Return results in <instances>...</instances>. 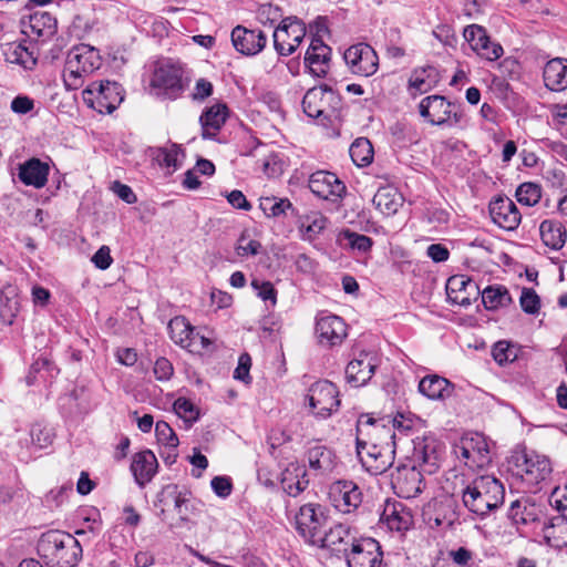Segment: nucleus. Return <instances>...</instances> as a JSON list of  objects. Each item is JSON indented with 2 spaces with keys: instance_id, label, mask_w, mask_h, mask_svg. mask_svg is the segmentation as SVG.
I'll return each instance as SVG.
<instances>
[{
  "instance_id": "nucleus-1",
  "label": "nucleus",
  "mask_w": 567,
  "mask_h": 567,
  "mask_svg": "<svg viewBox=\"0 0 567 567\" xmlns=\"http://www.w3.org/2000/svg\"><path fill=\"white\" fill-rule=\"evenodd\" d=\"M505 497L501 481L491 475H481L462 488L464 506L472 513L484 516L499 507Z\"/></svg>"
},
{
  "instance_id": "nucleus-2",
  "label": "nucleus",
  "mask_w": 567,
  "mask_h": 567,
  "mask_svg": "<svg viewBox=\"0 0 567 567\" xmlns=\"http://www.w3.org/2000/svg\"><path fill=\"white\" fill-rule=\"evenodd\" d=\"M38 551L58 567H75L82 557L79 540L69 533L49 530L38 542Z\"/></svg>"
},
{
  "instance_id": "nucleus-3",
  "label": "nucleus",
  "mask_w": 567,
  "mask_h": 567,
  "mask_svg": "<svg viewBox=\"0 0 567 567\" xmlns=\"http://www.w3.org/2000/svg\"><path fill=\"white\" fill-rule=\"evenodd\" d=\"M102 58L100 51L89 44L81 43L72 48L65 60L63 81L68 90H78L83 84V76L100 69Z\"/></svg>"
},
{
  "instance_id": "nucleus-4",
  "label": "nucleus",
  "mask_w": 567,
  "mask_h": 567,
  "mask_svg": "<svg viewBox=\"0 0 567 567\" xmlns=\"http://www.w3.org/2000/svg\"><path fill=\"white\" fill-rule=\"evenodd\" d=\"M389 417L375 419L369 414H361L355 426L357 450H375V446H394V430Z\"/></svg>"
},
{
  "instance_id": "nucleus-5",
  "label": "nucleus",
  "mask_w": 567,
  "mask_h": 567,
  "mask_svg": "<svg viewBox=\"0 0 567 567\" xmlns=\"http://www.w3.org/2000/svg\"><path fill=\"white\" fill-rule=\"evenodd\" d=\"M509 470L528 487H535L546 481L551 473L549 460L536 453L516 452L509 458Z\"/></svg>"
},
{
  "instance_id": "nucleus-6",
  "label": "nucleus",
  "mask_w": 567,
  "mask_h": 567,
  "mask_svg": "<svg viewBox=\"0 0 567 567\" xmlns=\"http://www.w3.org/2000/svg\"><path fill=\"white\" fill-rule=\"evenodd\" d=\"M302 107L309 117L331 121L339 116L341 96L327 85L316 86L306 92Z\"/></svg>"
},
{
  "instance_id": "nucleus-7",
  "label": "nucleus",
  "mask_w": 567,
  "mask_h": 567,
  "mask_svg": "<svg viewBox=\"0 0 567 567\" xmlns=\"http://www.w3.org/2000/svg\"><path fill=\"white\" fill-rule=\"evenodd\" d=\"M453 452L470 470H481L492 462L488 443L483 434L467 433L454 444Z\"/></svg>"
},
{
  "instance_id": "nucleus-8",
  "label": "nucleus",
  "mask_w": 567,
  "mask_h": 567,
  "mask_svg": "<svg viewBox=\"0 0 567 567\" xmlns=\"http://www.w3.org/2000/svg\"><path fill=\"white\" fill-rule=\"evenodd\" d=\"M419 112L432 125H460L465 117L460 104L449 102L442 95L424 97L419 104Z\"/></svg>"
},
{
  "instance_id": "nucleus-9",
  "label": "nucleus",
  "mask_w": 567,
  "mask_h": 567,
  "mask_svg": "<svg viewBox=\"0 0 567 567\" xmlns=\"http://www.w3.org/2000/svg\"><path fill=\"white\" fill-rule=\"evenodd\" d=\"M327 524V509L320 504L308 503L302 505L295 517L297 532L311 545L319 544L320 536Z\"/></svg>"
},
{
  "instance_id": "nucleus-10",
  "label": "nucleus",
  "mask_w": 567,
  "mask_h": 567,
  "mask_svg": "<svg viewBox=\"0 0 567 567\" xmlns=\"http://www.w3.org/2000/svg\"><path fill=\"white\" fill-rule=\"evenodd\" d=\"M307 399L311 413L321 419L329 417L340 406L339 391L328 380L315 382L308 390Z\"/></svg>"
},
{
  "instance_id": "nucleus-11",
  "label": "nucleus",
  "mask_w": 567,
  "mask_h": 567,
  "mask_svg": "<svg viewBox=\"0 0 567 567\" xmlns=\"http://www.w3.org/2000/svg\"><path fill=\"white\" fill-rule=\"evenodd\" d=\"M306 24L297 17H287L276 27L272 38L279 55L292 54L306 37Z\"/></svg>"
},
{
  "instance_id": "nucleus-12",
  "label": "nucleus",
  "mask_w": 567,
  "mask_h": 567,
  "mask_svg": "<svg viewBox=\"0 0 567 567\" xmlns=\"http://www.w3.org/2000/svg\"><path fill=\"white\" fill-rule=\"evenodd\" d=\"M83 100L100 113H112L123 101L116 82H92L83 91Z\"/></svg>"
},
{
  "instance_id": "nucleus-13",
  "label": "nucleus",
  "mask_w": 567,
  "mask_h": 567,
  "mask_svg": "<svg viewBox=\"0 0 567 567\" xmlns=\"http://www.w3.org/2000/svg\"><path fill=\"white\" fill-rule=\"evenodd\" d=\"M348 567H380L382 550L373 538L352 539L351 547H343Z\"/></svg>"
},
{
  "instance_id": "nucleus-14",
  "label": "nucleus",
  "mask_w": 567,
  "mask_h": 567,
  "mask_svg": "<svg viewBox=\"0 0 567 567\" xmlns=\"http://www.w3.org/2000/svg\"><path fill=\"white\" fill-rule=\"evenodd\" d=\"M391 483L398 496L403 498L416 497L425 486L422 468L419 470L415 464L399 466L392 474Z\"/></svg>"
},
{
  "instance_id": "nucleus-15",
  "label": "nucleus",
  "mask_w": 567,
  "mask_h": 567,
  "mask_svg": "<svg viewBox=\"0 0 567 567\" xmlns=\"http://www.w3.org/2000/svg\"><path fill=\"white\" fill-rule=\"evenodd\" d=\"M343 58L354 74L370 76L378 70V55L369 44L359 43L350 47Z\"/></svg>"
},
{
  "instance_id": "nucleus-16",
  "label": "nucleus",
  "mask_w": 567,
  "mask_h": 567,
  "mask_svg": "<svg viewBox=\"0 0 567 567\" xmlns=\"http://www.w3.org/2000/svg\"><path fill=\"white\" fill-rule=\"evenodd\" d=\"M463 35L471 48L487 61H496L504 53L503 47L498 42L491 41L486 30L478 24L467 25Z\"/></svg>"
},
{
  "instance_id": "nucleus-17",
  "label": "nucleus",
  "mask_w": 567,
  "mask_h": 567,
  "mask_svg": "<svg viewBox=\"0 0 567 567\" xmlns=\"http://www.w3.org/2000/svg\"><path fill=\"white\" fill-rule=\"evenodd\" d=\"M333 506L341 513L349 514L362 503V493L352 481L334 482L329 492Z\"/></svg>"
},
{
  "instance_id": "nucleus-18",
  "label": "nucleus",
  "mask_w": 567,
  "mask_h": 567,
  "mask_svg": "<svg viewBox=\"0 0 567 567\" xmlns=\"http://www.w3.org/2000/svg\"><path fill=\"white\" fill-rule=\"evenodd\" d=\"M309 188L318 197L336 202L346 194V185L331 172L318 171L309 178Z\"/></svg>"
},
{
  "instance_id": "nucleus-19",
  "label": "nucleus",
  "mask_w": 567,
  "mask_h": 567,
  "mask_svg": "<svg viewBox=\"0 0 567 567\" xmlns=\"http://www.w3.org/2000/svg\"><path fill=\"white\" fill-rule=\"evenodd\" d=\"M380 523L391 532L403 534L413 526L414 519L411 509L405 504L388 499L381 513Z\"/></svg>"
},
{
  "instance_id": "nucleus-20",
  "label": "nucleus",
  "mask_w": 567,
  "mask_h": 567,
  "mask_svg": "<svg viewBox=\"0 0 567 567\" xmlns=\"http://www.w3.org/2000/svg\"><path fill=\"white\" fill-rule=\"evenodd\" d=\"M231 42L239 53L256 55L266 47L267 35L261 30L237 25L231 31Z\"/></svg>"
},
{
  "instance_id": "nucleus-21",
  "label": "nucleus",
  "mask_w": 567,
  "mask_h": 567,
  "mask_svg": "<svg viewBox=\"0 0 567 567\" xmlns=\"http://www.w3.org/2000/svg\"><path fill=\"white\" fill-rule=\"evenodd\" d=\"M446 295L451 303L468 307L473 300L477 299L480 289L471 278L464 275H456L449 278Z\"/></svg>"
},
{
  "instance_id": "nucleus-22",
  "label": "nucleus",
  "mask_w": 567,
  "mask_h": 567,
  "mask_svg": "<svg viewBox=\"0 0 567 567\" xmlns=\"http://www.w3.org/2000/svg\"><path fill=\"white\" fill-rule=\"evenodd\" d=\"M316 333L321 344H341L347 337V324L336 315H320L317 318Z\"/></svg>"
},
{
  "instance_id": "nucleus-23",
  "label": "nucleus",
  "mask_w": 567,
  "mask_h": 567,
  "mask_svg": "<svg viewBox=\"0 0 567 567\" xmlns=\"http://www.w3.org/2000/svg\"><path fill=\"white\" fill-rule=\"evenodd\" d=\"M412 461L423 472L434 473L439 468L440 444L433 437H417L414 441Z\"/></svg>"
},
{
  "instance_id": "nucleus-24",
  "label": "nucleus",
  "mask_w": 567,
  "mask_h": 567,
  "mask_svg": "<svg viewBox=\"0 0 567 567\" xmlns=\"http://www.w3.org/2000/svg\"><path fill=\"white\" fill-rule=\"evenodd\" d=\"M489 215L494 224L505 230H515L522 215L513 200L498 197L489 203Z\"/></svg>"
},
{
  "instance_id": "nucleus-25",
  "label": "nucleus",
  "mask_w": 567,
  "mask_h": 567,
  "mask_svg": "<svg viewBox=\"0 0 567 567\" xmlns=\"http://www.w3.org/2000/svg\"><path fill=\"white\" fill-rule=\"evenodd\" d=\"M358 457L362 466L372 475H380L384 473L394 460V446L379 447L375 450H357Z\"/></svg>"
},
{
  "instance_id": "nucleus-26",
  "label": "nucleus",
  "mask_w": 567,
  "mask_h": 567,
  "mask_svg": "<svg viewBox=\"0 0 567 567\" xmlns=\"http://www.w3.org/2000/svg\"><path fill=\"white\" fill-rule=\"evenodd\" d=\"M375 367L374 358L361 352L358 358L348 363L346 379L354 388L362 386L372 378Z\"/></svg>"
},
{
  "instance_id": "nucleus-27",
  "label": "nucleus",
  "mask_w": 567,
  "mask_h": 567,
  "mask_svg": "<svg viewBox=\"0 0 567 567\" xmlns=\"http://www.w3.org/2000/svg\"><path fill=\"white\" fill-rule=\"evenodd\" d=\"M152 85L163 90L169 99H175L183 91L182 72L172 65L159 66L154 72Z\"/></svg>"
},
{
  "instance_id": "nucleus-28",
  "label": "nucleus",
  "mask_w": 567,
  "mask_h": 567,
  "mask_svg": "<svg viewBox=\"0 0 567 567\" xmlns=\"http://www.w3.org/2000/svg\"><path fill=\"white\" fill-rule=\"evenodd\" d=\"M158 462L151 450L135 453L131 463V471L135 482L144 487L157 473Z\"/></svg>"
},
{
  "instance_id": "nucleus-29",
  "label": "nucleus",
  "mask_w": 567,
  "mask_h": 567,
  "mask_svg": "<svg viewBox=\"0 0 567 567\" xmlns=\"http://www.w3.org/2000/svg\"><path fill=\"white\" fill-rule=\"evenodd\" d=\"M419 392L433 401H444L453 395L455 385L439 374H427L419 382Z\"/></svg>"
},
{
  "instance_id": "nucleus-30",
  "label": "nucleus",
  "mask_w": 567,
  "mask_h": 567,
  "mask_svg": "<svg viewBox=\"0 0 567 567\" xmlns=\"http://www.w3.org/2000/svg\"><path fill=\"white\" fill-rule=\"evenodd\" d=\"M188 502V493L179 491L176 484L165 485L157 495L161 512L164 513L167 508L173 507L182 520H187Z\"/></svg>"
},
{
  "instance_id": "nucleus-31",
  "label": "nucleus",
  "mask_w": 567,
  "mask_h": 567,
  "mask_svg": "<svg viewBox=\"0 0 567 567\" xmlns=\"http://www.w3.org/2000/svg\"><path fill=\"white\" fill-rule=\"evenodd\" d=\"M331 49L322 41L321 37H313L306 52L305 63L310 71L318 75H324L328 71Z\"/></svg>"
},
{
  "instance_id": "nucleus-32",
  "label": "nucleus",
  "mask_w": 567,
  "mask_h": 567,
  "mask_svg": "<svg viewBox=\"0 0 567 567\" xmlns=\"http://www.w3.org/2000/svg\"><path fill=\"white\" fill-rule=\"evenodd\" d=\"M545 86L550 91L560 92L567 89V59L554 58L543 70Z\"/></svg>"
},
{
  "instance_id": "nucleus-33",
  "label": "nucleus",
  "mask_w": 567,
  "mask_h": 567,
  "mask_svg": "<svg viewBox=\"0 0 567 567\" xmlns=\"http://www.w3.org/2000/svg\"><path fill=\"white\" fill-rule=\"evenodd\" d=\"M228 116L226 104H215L207 109L199 117L203 138H213L217 135Z\"/></svg>"
},
{
  "instance_id": "nucleus-34",
  "label": "nucleus",
  "mask_w": 567,
  "mask_h": 567,
  "mask_svg": "<svg viewBox=\"0 0 567 567\" xmlns=\"http://www.w3.org/2000/svg\"><path fill=\"white\" fill-rule=\"evenodd\" d=\"M281 484L284 491L290 496L296 497L299 495L309 484L306 467L298 463H290L282 472Z\"/></svg>"
},
{
  "instance_id": "nucleus-35",
  "label": "nucleus",
  "mask_w": 567,
  "mask_h": 567,
  "mask_svg": "<svg viewBox=\"0 0 567 567\" xmlns=\"http://www.w3.org/2000/svg\"><path fill=\"white\" fill-rule=\"evenodd\" d=\"M352 539L357 538L351 536L350 527L343 524H337L330 527L329 530L324 527L318 545L323 548L343 551V547H351Z\"/></svg>"
},
{
  "instance_id": "nucleus-36",
  "label": "nucleus",
  "mask_w": 567,
  "mask_h": 567,
  "mask_svg": "<svg viewBox=\"0 0 567 567\" xmlns=\"http://www.w3.org/2000/svg\"><path fill=\"white\" fill-rule=\"evenodd\" d=\"M49 165L38 158H31L20 166L19 178L25 185L42 188L48 182Z\"/></svg>"
},
{
  "instance_id": "nucleus-37",
  "label": "nucleus",
  "mask_w": 567,
  "mask_h": 567,
  "mask_svg": "<svg viewBox=\"0 0 567 567\" xmlns=\"http://www.w3.org/2000/svg\"><path fill=\"white\" fill-rule=\"evenodd\" d=\"M403 200L402 194L392 186L380 187L373 197L375 208L385 216L396 214Z\"/></svg>"
},
{
  "instance_id": "nucleus-38",
  "label": "nucleus",
  "mask_w": 567,
  "mask_h": 567,
  "mask_svg": "<svg viewBox=\"0 0 567 567\" xmlns=\"http://www.w3.org/2000/svg\"><path fill=\"white\" fill-rule=\"evenodd\" d=\"M441 80L439 70L433 65L415 69L410 79V89L417 93H426L437 85Z\"/></svg>"
},
{
  "instance_id": "nucleus-39",
  "label": "nucleus",
  "mask_w": 567,
  "mask_h": 567,
  "mask_svg": "<svg viewBox=\"0 0 567 567\" xmlns=\"http://www.w3.org/2000/svg\"><path fill=\"white\" fill-rule=\"evenodd\" d=\"M544 538L556 548L567 546V515L549 518L543 527Z\"/></svg>"
},
{
  "instance_id": "nucleus-40",
  "label": "nucleus",
  "mask_w": 567,
  "mask_h": 567,
  "mask_svg": "<svg viewBox=\"0 0 567 567\" xmlns=\"http://www.w3.org/2000/svg\"><path fill=\"white\" fill-rule=\"evenodd\" d=\"M539 509L528 497L512 502L508 517L516 525H527L538 519Z\"/></svg>"
},
{
  "instance_id": "nucleus-41",
  "label": "nucleus",
  "mask_w": 567,
  "mask_h": 567,
  "mask_svg": "<svg viewBox=\"0 0 567 567\" xmlns=\"http://www.w3.org/2000/svg\"><path fill=\"white\" fill-rule=\"evenodd\" d=\"M309 467L317 474H328L334 467V454L323 445H316L307 452Z\"/></svg>"
},
{
  "instance_id": "nucleus-42",
  "label": "nucleus",
  "mask_w": 567,
  "mask_h": 567,
  "mask_svg": "<svg viewBox=\"0 0 567 567\" xmlns=\"http://www.w3.org/2000/svg\"><path fill=\"white\" fill-rule=\"evenodd\" d=\"M171 339L178 346L186 349H194L195 342H192L194 328L183 316L174 317L167 324Z\"/></svg>"
},
{
  "instance_id": "nucleus-43",
  "label": "nucleus",
  "mask_w": 567,
  "mask_h": 567,
  "mask_svg": "<svg viewBox=\"0 0 567 567\" xmlns=\"http://www.w3.org/2000/svg\"><path fill=\"white\" fill-rule=\"evenodd\" d=\"M543 243L555 250L564 247L567 231L564 225L557 220H544L539 226Z\"/></svg>"
},
{
  "instance_id": "nucleus-44",
  "label": "nucleus",
  "mask_w": 567,
  "mask_h": 567,
  "mask_svg": "<svg viewBox=\"0 0 567 567\" xmlns=\"http://www.w3.org/2000/svg\"><path fill=\"white\" fill-rule=\"evenodd\" d=\"M6 61L18 64L25 70H32L37 64L34 52L21 43H9L3 50Z\"/></svg>"
},
{
  "instance_id": "nucleus-45",
  "label": "nucleus",
  "mask_w": 567,
  "mask_h": 567,
  "mask_svg": "<svg viewBox=\"0 0 567 567\" xmlns=\"http://www.w3.org/2000/svg\"><path fill=\"white\" fill-rule=\"evenodd\" d=\"M482 302L487 310H496L512 302V297L504 286H488L482 291Z\"/></svg>"
},
{
  "instance_id": "nucleus-46",
  "label": "nucleus",
  "mask_w": 567,
  "mask_h": 567,
  "mask_svg": "<svg viewBox=\"0 0 567 567\" xmlns=\"http://www.w3.org/2000/svg\"><path fill=\"white\" fill-rule=\"evenodd\" d=\"M298 223L303 238L312 240L326 228L327 218L319 212H311L310 214L300 216Z\"/></svg>"
},
{
  "instance_id": "nucleus-47",
  "label": "nucleus",
  "mask_w": 567,
  "mask_h": 567,
  "mask_svg": "<svg viewBox=\"0 0 567 567\" xmlns=\"http://www.w3.org/2000/svg\"><path fill=\"white\" fill-rule=\"evenodd\" d=\"M350 156L359 167L368 166L373 159V146L365 137L357 138L350 146Z\"/></svg>"
},
{
  "instance_id": "nucleus-48",
  "label": "nucleus",
  "mask_w": 567,
  "mask_h": 567,
  "mask_svg": "<svg viewBox=\"0 0 567 567\" xmlns=\"http://www.w3.org/2000/svg\"><path fill=\"white\" fill-rule=\"evenodd\" d=\"M259 208L267 217H279L288 209L293 210L292 204L288 198L261 197L259 199Z\"/></svg>"
},
{
  "instance_id": "nucleus-49",
  "label": "nucleus",
  "mask_w": 567,
  "mask_h": 567,
  "mask_svg": "<svg viewBox=\"0 0 567 567\" xmlns=\"http://www.w3.org/2000/svg\"><path fill=\"white\" fill-rule=\"evenodd\" d=\"M13 290H3L0 296V320L4 324H12L19 312V301L16 295L9 296Z\"/></svg>"
},
{
  "instance_id": "nucleus-50",
  "label": "nucleus",
  "mask_w": 567,
  "mask_h": 567,
  "mask_svg": "<svg viewBox=\"0 0 567 567\" xmlns=\"http://www.w3.org/2000/svg\"><path fill=\"white\" fill-rule=\"evenodd\" d=\"M153 154L161 166H165L168 168L173 167L174 169H176L179 166L178 156H184L182 147L174 143L167 147H158L154 150Z\"/></svg>"
},
{
  "instance_id": "nucleus-51",
  "label": "nucleus",
  "mask_w": 567,
  "mask_h": 567,
  "mask_svg": "<svg viewBox=\"0 0 567 567\" xmlns=\"http://www.w3.org/2000/svg\"><path fill=\"white\" fill-rule=\"evenodd\" d=\"M515 196L522 205L535 206L542 198V188L534 183H523L516 189Z\"/></svg>"
},
{
  "instance_id": "nucleus-52",
  "label": "nucleus",
  "mask_w": 567,
  "mask_h": 567,
  "mask_svg": "<svg viewBox=\"0 0 567 567\" xmlns=\"http://www.w3.org/2000/svg\"><path fill=\"white\" fill-rule=\"evenodd\" d=\"M30 27L38 37L53 34L55 20L48 13L34 14L30 18Z\"/></svg>"
},
{
  "instance_id": "nucleus-53",
  "label": "nucleus",
  "mask_w": 567,
  "mask_h": 567,
  "mask_svg": "<svg viewBox=\"0 0 567 567\" xmlns=\"http://www.w3.org/2000/svg\"><path fill=\"white\" fill-rule=\"evenodd\" d=\"M155 434L158 443L165 445L167 449H176L179 444L176 433L165 421H158L156 423Z\"/></svg>"
},
{
  "instance_id": "nucleus-54",
  "label": "nucleus",
  "mask_w": 567,
  "mask_h": 567,
  "mask_svg": "<svg viewBox=\"0 0 567 567\" xmlns=\"http://www.w3.org/2000/svg\"><path fill=\"white\" fill-rule=\"evenodd\" d=\"M174 410L186 422H195L199 416L198 408L186 398H178L174 402Z\"/></svg>"
},
{
  "instance_id": "nucleus-55",
  "label": "nucleus",
  "mask_w": 567,
  "mask_h": 567,
  "mask_svg": "<svg viewBox=\"0 0 567 567\" xmlns=\"http://www.w3.org/2000/svg\"><path fill=\"white\" fill-rule=\"evenodd\" d=\"M492 355L499 365L513 362L517 357L514 348L505 340L498 341L493 346Z\"/></svg>"
},
{
  "instance_id": "nucleus-56",
  "label": "nucleus",
  "mask_w": 567,
  "mask_h": 567,
  "mask_svg": "<svg viewBox=\"0 0 567 567\" xmlns=\"http://www.w3.org/2000/svg\"><path fill=\"white\" fill-rule=\"evenodd\" d=\"M342 235L348 240V244L351 248L361 252L369 251L373 245V240L370 237L351 231L349 229L344 230Z\"/></svg>"
},
{
  "instance_id": "nucleus-57",
  "label": "nucleus",
  "mask_w": 567,
  "mask_h": 567,
  "mask_svg": "<svg viewBox=\"0 0 567 567\" xmlns=\"http://www.w3.org/2000/svg\"><path fill=\"white\" fill-rule=\"evenodd\" d=\"M523 311L535 315L540 308V299L532 288H524L519 298Z\"/></svg>"
},
{
  "instance_id": "nucleus-58",
  "label": "nucleus",
  "mask_w": 567,
  "mask_h": 567,
  "mask_svg": "<svg viewBox=\"0 0 567 567\" xmlns=\"http://www.w3.org/2000/svg\"><path fill=\"white\" fill-rule=\"evenodd\" d=\"M251 286L257 291L258 297L264 301H271L272 305H276L277 291L271 282L258 281L255 279L252 280Z\"/></svg>"
},
{
  "instance_id": "nucleus-59",
  "label": "nucleus",
  "mask_w": 567,
  "mask_h": 567,
  "mask_svg": "<svg viewBox=\"0 0 567 567\" xmlns=\"http://www.w3.org/2000/svg\"><path fill=\"white\" fill-rule=\"evenodd\" d=\"M153 372L158 381H167L173 375V364L166 358H158L155 361Z\"/></svg>"
},
{
  "instance_id": "nucleus-60",
  "label": "nucleus",
  "mask_w": 567,
  "mask_h": 567,
  "mask_svg": "<svg viewBox=\"0 0 567 567\" xmlns=\"http://www.w3.org/2000/svg\"><path fill=\"white\" fill-rule=\"evenodd\" d=\"M251 367V358L248 353H243L238 359V365L235 369L234 378L246 383L250 382L249 370Z\"/></svg>"
},
{
  "instance_id": "nucleus-61",
  "label": "nucleus",
  "mask_w": 567,
  "mask_h": 567,
  "mask_svg": "<svg viewBox=\"0 0 567 567\" xmlns=\"http://www.w3.org/2000/svg\"><path fill=\"white\" fill-rule=\"evenodd\" d=\"M257 18L262 24L272 25L280 18L279 8L269 3L262 4L258 10Z\"/></svg>"
},
{
  "instance_id": "nucleus-62",
  "label": "nucleus",
  "mask_w": 567,
  "mask_h": 567,
  "mask_svg": "<svg viewBox=\"0 0 567 567\" xmlns=\"http://www.w3.org/2000/svg\"><path fill=\"white\" fill-rule=\"evenodd\" d=\"M212 488L219 497H227L230 495L233 484L229 477L215 476L210 482Z\"/></svg>"
},
{
  "instance_id": "nucleus-63",
  "label": "nucleus",
  "mask_w": 567,
  "mask_h": 567,
  "mask_svg": "<svg viewBox=\"0 0 567 567\" xmlns=\"http://www.w3.org/2000/svg\"><path fill=\"white\" fill-rule=\"evenodd\" d=\"M91 260L96 268L101 270L107 269L113 262L110 248L107 246L100 247Z\"/></svg>"
},
{
  "instance_id": "nucleus-64",
  "label": "nucleus",
  "mask_w": 567,
  "mask_h": 567,
  "mask_svg": "<svg viewBox=\"0 0 567 567\" xmlns=\"http://www.w3.org/2000/svg\"><path fill=\"white\" fill-rule=\"evenodd\" d=\"M33 107V100L25 95H19L14 97L11 102V110L18 114H27L30 111H32Z\"/></svg>"
}]
</instances>
